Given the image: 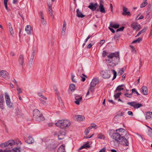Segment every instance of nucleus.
Instances as JSON below:
<instances>
[{
    "label": "nucleus",
    "mask_w": 152,
    "mask_h": 152,
    "mask_svg": "<svg viewBox=\"0 0 152 152\" xmlns=\"http://www.w3.org/2000/svg\"><path fill=\"white\" fill-rule=\"evenodd\" d=\"M109 135L111 136L115 140L117 143L119 142L121 138L123 135L122 132L118 133V129L115 130V132L114 129H110L109 130Z\"/></svg>",
    "instance_id": "f257e3e1"
},
{
    "label": "nucleus",
    "mask_w": 152,
    "mask_h": 152,
    "mask_svg": "<svg viewBox=\"0 0 152 152\" xmlns=\"http://www.w3.org/2000/svg\"><path fill=\"white\" fill-rule=\"evenodd\" d=\"M56 126L62 129L69 127L71 125L70 121L68 120H62L58 121L55 124Z\"/></svg>",
    "instance_id": "f03ea898"
},
{
    "label": "nucleus",
    "mask_w": 152,
    "mask_h": 152,
    "mask_svg": "<svg viewBox=\"0 0 152 152\" xmlns=\"http://www.w3.org/2000/svg\"><path fill=\"white\" fill-rule=\"evenodd\" d=\"M108 58L109 59L108 61H110L109 63H111V61L114 62H118L120 60L119 54V52H116L114 53H110L107 56Z\"/></svg>",
    "instance_id": "7ed1b4c3"
},
{
    "label": "nucleus",
    "mask_w": 152,
    "mask_h": 152,
    "mask_svg": "<svg viewBox=\"0 0 152 152\" xmlns=\"http://www.w3.org/2000/svg\"><path fill=\"white\" fill-rule=\"evenodd\" d=\"M127 104L133 107L135 109H138L143 106V105L142 104L137 103L134 101L128 102Z\"/></svg>",
    "instance_id": "20e7f679"
},
{
    "label": "nucleus",
    "mask_w": 152,
    "mask_h": 152,
    "mask_svg": "<svg viewBox=\"0 0 152 152\" xmlns=\"http://www.w3.org/2000/svg\"><path fill=\"white\" fill-rule=\"evenodd\" d=\"M118 144H121L125 146H128L129 143L127 140L123 135L119 141V142H118Z\"/></svg>",
    "instance_id": "39448f33"
},
{
    "label": "nucleus",
    "mask_w": 152,
    "mask_h": 152,
    "mask_svg": "<svg viewBox=\"0 0 152 152\" xmlns=\"http://www.w3.org/2000/svg\"><path fill=\"white\" fill-rule=\"evenodd\" d=\"M131 27L134 30L137 29V31L140 30L141 27L140 24H138V23L137 22H134L131 25Z\"/></svg>",
    "instance_id": "423d86ee"
},
{
    "label": "nucleus",
    "mask_w": 152,
    "mask_h": 152,
    "mask_svg": "<svg viewBox=\"0 0 152 152\" xmlns=\"http://www.w3.org/2000/svg\"><path fill=\"white\" fill-rule=\"evenodd\" d=\"M0 77L6 79H9L8 73L5 70H1L0 72Z\"/></svg>",
    "instance_id": "0eeeda50"
},
{
    "label": "nucleus",
    "mask_w": 152,
    "mask_h": 152,
    "mask_svg": "<svg viewBox=\"0 0 152 152\" xmlns=\"http://www.w3.org/2000/svg\"><path fill=\"white\" fill-rule=\"evenodd\" d=\"M109 71L106 70L104 71H102V75L104 79H108L110 77Z\"/></svg>",
    "instance_id": "6e6552de"
},
{
    "label": "nucleus",
    "mask_w": 152,
    "mask_h": 152,
    "mask_svg": "<svg viewBox=\"0 0 152 152\" xmlns=\"http://www.w3.org/2000/svg\"><path fill=\"white\" fill-rule=\"evenodd\" d=\"M98 6V5L97 3L94 4L93 3H91L88 7L92 11H94L96 10V8Z\"/></svg>",
    "instance_id": "1a4fd4ad"
},
{
    "label": "nucleus",
    "mask_w": 152,
    "mask_h": 152,
    "mask_svg": "<svg viewBox=\"0 0 152 152\" xmlns=\"http://www.w3.org/2000/svg\"><path fill=\"white\" fill-rule=\"evenodd\" d=\"M75 99L76 101H75V102L77 105L79 104L80 102L82 101V97L80 95H76L75 96Z\"/></svg>",
    "instance_id": "9d476101"
},
{
    "label": "nucleus",
    "mask_w": 152,
    "mask_h": 152,
    "mask_svg": "<svg viewBox=\"0 0 152 152\" xmlns=\"http://www.w3.org/2000/svg\"><path fill=\"white\" fill-rule=\"evenodd\" d=\"M96 11H99L103 13H105V11L104 5L101 2H100V3L99 9H97L96 10Z\"/></svg>",
    "instance_id": "9b49d317"
},
{
    "label": "nucleus",
    "mask_w": 152,
    "mask_h": 152,
    "mask_svg": "<svg viewBox=\"0 0 152 152\" xmlns=\"http://www.w3.org/2000/svg\"><path fill=\"white\" fill-rule=\"evenodd\" d=\"M141 91L142 94L144 95H147L148 94V89L147 87L145 86H143L141 88Z\"/></svg>",
    "instance_id": "f8f14e48"
},
{
    "label": "nucleus",
    "mask_w": 152,
    "mask_h": 152,
    "mask_svg": "<svg viewBox=\"0 0 152 152\" xmlns=\"http://www.w3.org/2000/svg\"><path fill=\"white\" fill-rule=\"evenodd\" d=\"M18 62L20 65L23 66L24 63V56L23 54H21L19 56Z\"/></svg>",
    "instance_id": "ddd939ff"
},
{
    "label": "nucleus",
    "mask_w": 152,
    "mask_h": 152,
    "mask_svg": "<svg viewBox=\"0 0 152 152\" xmlns=\"http://www.w3.org/2000/svg\"><path fill=\"white\" fill-rule=\"evenodd\" d=\"M35 118V120L36 121L40 122L41 121H43L44 120V118L42 114H41V115H38L37 117H34Z\"/></svg>",
    "instance_id": "4468645a"
},
{
    "label": "nucleus",
    "mask_w": 152,
    "mask_h": 152,
    "mask_svg": "<svg viewBox=\"0 0 152 152\" xmlns=\"http://www.w3.org/2000/svg\"><path fill=\"white\" fill-rule=\"evenodd\" d=\"M76 13V15L78 18H83L85 16L82 14L81 11H80L78 9H77Z\"/></svg>",
    "instance_id": "2eb2a0df"
},
{
    "label": "nucleus",
    "mask_w": 152,
    "mask_h": 152,
    "mask_svg": "<svg viewBox=\"0 0 152 152\" xmlns=\"http://www.w3.org/2000/svg\"><path fill=\"white\" fill-rule=\"evenodd\" d=\"M128 10V9L125 7H123V12L122 13V14L123 15H128L129 16L131 15L130 13L129 12H127V10Z\"/></svg>",
    "instance_id": "dca6fc26"
},
{
    "label": "nucleus",
    "mask_w": 152,
    "mask_h": 152,
    "mask_svg": "<svg viewBox=\"0 0 152 152\" xmlns=\"http://www.w3.org/2000/svg\"><path fill=\"white\" fill-rule=\"evenodd\" d=\"M41 113L39 110L36 109L33 112V116L34 117H37L38 115H41Z\"/></svg>",
    "instance_id": "f3484780"
},
{
    "label": "nucleus",
    "mask_w": 152,
    "mask_h": 152,
    "mask_svg": "<svg viewBox=\"0 0 152 152\" xmlns=\"http://www.w3.org/2000/svg\"><path fill=\"white\" fill-rule=\"evenodd\" d=\"M77 75L81 77V80L83 82H84L85 80L86 79L85 77H87L86 75L83 74L81 75L78 72L77 73Z\"/></svg>",
    "instance_id": "a211bd4d"
},
{
    "label": "nucleus",
    "mask_w": 152,
    "mask_h": 152,
    "mask_svg": "<svg viewBox=\"0 0 152 152\" xmlns=\"http://www.w3.org/2000/svg\"><path fill=\"white\" fill-rule=\"evenodd\" d=\"M57 152H66L65 146L62 145H61L58 148Z\"/></svg>",
    "instance_id": "6ab92c4d"
},
{
    "label": "nucleus",
    "mask_w": 152,
    "mask_h": 152,
    "mask_svg": "<svg viewBox=\"0 0 152 152\" xmlns=\"http://www.w3.org/2000/svg\"><path fill=\"white\" fill-rule=\"evenodd\" d=\"M66 22L65 21H64L61 32V34L62 35H64L65 34L66 28Z\"/></svg>",
    "instance_id": "aec40b11"
},
{
    "label": "nucleus",
    "mask_w": 152,
    "mask_h": 152,
    "mask_svg": "<svg viewBox=\"0 0 152 152\" xmlns=\"http://www.w3.org/2000/svg\"><path fill=\"white\" fill-rule=\"evenodd\" d=\"M31 27L30 26L27 25L25 28V31L28 34H31Z\"/></svg>",
    "instance_id": "412c9836"
},
{
    "label": "nucleus",
    "mask_w": 152,
    "mask_h": 152,
    "mask_svg": "<svg viewBox=\"0 0 152 152\" xmlns=\"http://www.w3.org/2000/svg\"><path fill=\"white\" fill-rule=\"evenodd\" d=\"M75 118L77 121H82L85 119L84 116L81 115H75Z\"/></svg>",
    "instance_id": "4be33fe9"
},
{
    "label": "nucleus",
    "mask_w": 152,
    "mask_h": 152,
    "mask_svg": "<svg viewBox=\"0 0 152 152\" xmlns=\"http://www.w3.org/2000/svg\"><path fill=\"white\" fill-rule=\"evenodd\" d=\"M34 140L33 138L30 136L28 137V139L26 141V142L28 144H31L33 143Z\"/></svg>",
    "instance_id": "5701e85b"
},
{
    "label": "nucleus",
    "mask_w": 152,
    "mask_h": 152,
    "mask_svg": "<svg viewBox=\"0 0 152 152\" xmlns=\"http://www.w3.org/2000/svg\"><path fill=\"white\" fill-rule=\"evenodd\" d=\"M7 146L9 147H12L15 144V142L13 140H9L7 142Z\"/></svg>",
    "instance_id": "b1692460"
},
{
    "label": "nucleus",
    "mask_w": 152,
    "mask_h": 152,
    "mask_svg": "<svg viewBox=\"0 0 152 152\" xmlns=\"http://www.w3.org/2000/svg\"><path fill=\"white\" fill-rule=\"evenodd\" d=\"M119 25L117 24H114L110 22V26L112 28H117L119 27Z\"/></svg>",
    "instance_id": "393cba45"
},
{
    "label": "nucleus",
    "mask_w": 152,
    "mask_h": 152,
    "mask_svg": "<svg viewBox=\"0 0 152 152\" xmlns=\"http://www.w3.org/2000/svg\"><path fill=\"white\" fill-rule=\"evenodd\" d=\"M6 102L7 105L9 108H11L13 107V103L10 102V101L7 100H6Z\"/></svg>",
    "instance_id": "a878e982"
},
{
    "label": "nucleus",
    "mask_w": 152,
    "mask_h": 152,
    "mask_svg": "<svg viewBox=\"0 0 152 152\" xmlns=\"http://www.w3.org/2000/svg\"><path fill=\"white\" fill-rule=\"evenodd\" d=\"M8 25L9 28L10 33L11 35H12L14 34V32L13 31V29L12 28V25L10 23H8Z\"/></svg>",
    "instance_id": "bb28decb"
},
{
    "label": "nucleus",
    "mask_w": 152,
    "mask_h": 152,
    "mask_svg": "<svg viewBox=\"0 0 152 152\" xmlns=\"http://www.w3.org/2000/svg\"><path fill=\"white\" fill-rule=\"evenodd\" d=\"M75 85L73 84H71L69 86V89L72 91H73L75 90Z\"/></svg>",
    "instance_id": "cd10ccee"
},
{
    "label": "nucleus",
    "mask_w": 152,
    "mask_h": 152,
    "mask_svg": "<svg viewBox=\"0 0 152 152\" xmlns=\"http://www.w3.org/2000/svg\"><path fill=\"white\" fill-rule=\"evenodd\" d=\"M90 146L89 145L88 142L87 143L82 146L80 148H79V149L80 150L84 148H88Z\"/></svg>",
    "instance_id": "c85d7f7f"
},
{
    "label": "nucleus",
    "mask_w": 152,
    "mask_h": 152,
    "mask_svg": "<svg viewBox=\"0 0 152 152\" xmlns=\"http://www.w3.org/2000/svg\"><path fill=\"white\" fill-rule=\"evenodd\" d=\"M147 0H143V2L140 4V7H144L147 5Z\"/></svg>",
    "instance_id": "c756f323"
},
{
    "label": "nucleus",
    "mask_w": 152,
    "mask_h": 152,
    "mask_svg": "<svg viewBox=\"0 0 152 152\" xmlns=\"http://www.w3.org/2000/svg\"><path fill=\"white\" fill-rule=\"evenodd\" d=\"M16 114L18 117H20L21 116V110L18 109H16Z\"/></svg>",
    "instance_id": "7c9ffc66"
},
{
    "label": "nucleus",
    "mask_w": 152,
    "mask_h": 152,
    "mask_svg": "<svg viewBox=\"0 0 152 152\" xmlns=\"http://www.w3.org/2000/svg\"><path fill=\"white\" fill-rule=\"evenodd\" d=\"M142 40V38L141 37H139L137 39L133 41L132 43V44L135 43L136 42L139 43Z\"/></svg>",
    "instance_id": "2f4dec72"
},
{
    "label": "nucleus",
    "mask_w": 152,
    "mask_h": 152,
    "mask_svg": "<svg viewBox=\"0 0 152 152\" xmlns=\"http://www.w3.org/2000/svg\"><path fill=\"white\" fill-rule=\"evenodd\" d=\"M150 130H148V135L151 138H152V128L149 127Z\"/></svg>",
    "instance_id": "473e14b6"
},
{
    "label": "nucleus",
    "mask_w": 152,
    "mask_h": 152,
    "mask_svg": "<svg viewBox=\"0 0 152 152\" xmlns=\"http://www.w3.org/2000/svg\"><path fill=\"white\" fill-rule=\"evenodd\" d=\"M132 94H136L137 96H139L140 94L137 91L135 88H133L132 89Z\"/></svg>",
    "instance_id": "72a5a7b5"
},
{
    "label": "nucleus",
    "mask_w": 152,
    "mask_h": 152,
    "mask_svg": "<svg viewBox=\"0 0 152 152\" xmlns=\"http://www.w3.org/2000/svg\"><path fill=\"white\" fill-rule=\"evenodd\" d=\"M10 152H20V149L16 147L12 149Z\"/></svg>",
    "instance_id": "f704fd0d"
},
{
    "label": "nucleus",
    "mask_w": 152,
    "mask_h": 152,
    "mask_svg": "<svg viewBox=\"0 0 152 152\" xmlns=\"http://www.w3.org/2000/svg\"><path fill=\"white\" fill-rule=\"evenodd\" d=\"M17 87L16 88V89L17 91H18V94H19L20 93H22V90L19 87L18 85H17Z\"/></svg>",
    "instance_id": "c9c22d12"
},
{
    "label": "nucleus",
    "mask_w": 152,
    "mask_h": 152,
    "mask_svg": "<svg viewBox=\"0 0 152 152\" xmlns=\"http://www.w3.org/2000/svg\"><path fill=\"white\" fill-rule=\"evenodd\" d=\"M0 146L1 148H3L7 147V142H5L4 143H2L0 145Z\"/></svg>",
    "instance_id": "e433bc0d"
},
{
    "label": "nucleus",
    "mask_w": 152,
    "mask_h": 152,
    "mask_svg": "<svg viewBox=\"0 0 152 152\" xmlns=\"http://www.w3.org/2000/svg\"><path fill=\"white\" fill-rule=\"evenodd\" d=\"M124 72V70L123 68L120 69H119L118 72V75H120Z\"/></svg>",
    "instance_id": "4c0bfd02"
},
{
    "label": "nucleus",
    "mask_w": 152,
    "mask_h": 152,
    "mask_svg": "<svg viewBox=\"0 0 152 152\" xmlns=\"http://www.w3.org/2000/svg\"><path fill=\"white\" fill-rule=\"evenodd\" d=\"M97 138L101 139H104L105 138V137L104 135L102 134H98Z\"/></svg>",
    "instance_id": "58836bf2"
},
{
    "label": "nucleus",
    "mask_w": 152,
    "mask_h": 152,
    "mask_svg": "<svg viewBox=\"0 0 152 152\" xmlns=\"http://www.w3.org/2000/svg\"><path fill=\"white\" fill-rule=\"evenodd\" d=\"M121 94V92L115 94L114 95V97L115 99H117L119 97L120 95Z\"/></svg>",
    "instance_id": "ea45409f"
},
{
    "label": "nucleus",
    "mask_w": 152,
    "mask_h": 152,
    "mask_svg": "<svg viewBox=\"0 0 152 152\" xmlns=\"http://www.w3.org/2000/svg\"><path fill=\"white\" fill-rule=\"evenodd\" d=\"M112 71L114 74V76L112 79V80H113L114 79H115L117 75V73L114 70H112Z\"/></svg>",
    "instance_id": "a19ab883"
},
{
    "label": "nucleus",
    "mask_w": 152,
    "mask_h": 152,
    "mask_svg": "<svg viewBox=\"0 0 152 152\" xmlns=\"http://www.w3.org/2000/svg\"><path fill=\"white\" fill-rule=\"evenodd\" d=\"M124 89V88H122L120 87V86H118L117 87V88L116 89L115 91V92H117V91H120Z\"/></svg>",
    "instance_id": "79ce46f5"
},
{
    "label": "nucleus",
    "mask_w": 152,
    "mask_h": 152,
    "mask_svg": "<svg viewBox=\"0 0 152 152\" xmlns=\"http://www.w3.org/2000/svg\"><path fill=\"white\" fill-rule=\"evenodd\" d=\"M151 7L150 6L147 8V11H146L147 16L148 15H149V13L151 12Z\"/></svg>",
    "instance_id": "37998d69"
},
{
    "label": "nucleus",
    "mask_w": 152,
    "mask_h": 152,
    "mask_svg": "<svg viewBox=\"0 0 152 152\" xmlns=\"http://www.w3.org/2000/svg\"><path fill=\"white\" fill-rule=\"evenodd\" d=\"M97 84L95 82L92 81L90 83V86L91 87H94L96 86Z\"/></svg>",
    "instance_id": "c03bdc74"
},
{
    "label": "nucleus",
    "mask_w": 152,
    "mask_h": 152,
    "mask_svg": "<svg viewBox=\"0 0 152 152\" xmlns=\"http://www.w3.org/2000/svg\"><path fill=\"white\" fill-rule=\"evenodd\" d=\"M52 11L53 10L51 7L50 6H49V11L50 15L51 16H53V15Z\"/></svg>",
    "instance_id": "a18cd8bd"
},
{
    "label": "nucleus",
    "mask_w": 152,
    "mask_h": 152,
    "mask_svg": "<svg viewBox=\"0 0 152 152\" xmlns=\"http://www.w3.org/2000/svg\"><path fill=\"white\" fill-rule=\"evenodd\" d=\"M132 93L129 94L128 93H125L124 94V95L126 97L129 98H131L132 96Z\"/></svg>",
    "instance_id": "49530a36"
},
{
    "label": "nucleus",
    "mask_w": 152,
    "mask_h": 152,
    "mask_svg": "<svg viewBox=\"0 0 152 152\" xmlns=\"http://www.w3.org/2000/svg\"><path fill=\"white\" fill-rule=\"evenodd\" d=\"M8 1V0H4V6L5 8L7 10H8L7 5V3Z\"/></svg>",
    "instance_id": "de8ad7c7"
},
{
    "label": "nucleus",
    "mask_w": 152,
    "mask_h": 152,
    "mask_svg": "<svg viewBox=\"0 0 152 152\" xmlns=\"http://www.w3.org/2000/svg\"><path fill=\"white\" fill-rule=\"evenodd\" d=\"M38 95L40 97H41L42 98H43V99H44L47 100V97H45V96H43L40 93H38Z\"/></svg>",
    "instance_id": "09e8293b"
},
{
    "label": "nucleus",
    "mask_w": 152,
    "mask_h": 152,
    "mask_svg": "<svg viewBox=\"0 0 152 152\" xmlns=\"http://www.w3.org/2000/svg\"><path fill=\"white\" fill-rule=\"evenodd\" d=\"M147 29V27H144L141 31H139L141 34H142L143 33H144L146 31Z\"/></svg>",
    "instance_id": "8fccbe9b"
},
{
    "label": "nucleus",
    "mask_w": 152,
    "mask_h": 152,
    "mask_svg": "<svg viewBox=\"0 0 152 152\" xmlns=\"http://www.w3.org/2000/svg\"><path fill=\"white\" fill-rule=\"evenodd\" d=\"M5 98L6 100H8L10 101V100L9 96L7 94H5Z\"/></svg>",
    "instance_id": "3c124183"
},
{
    "label": "nucleus",
    "mask_w": 152,
    "mask_h": 152,
    "mask_svg": "<svg viewBox=\"0 0 152 152\" xmlns=\"http://www.w3.org/2000/svg\"><path fill=\"white\" fill-rule=\"evenodd\" d=\"M108 53L105 50H104L102 52V56L103 57H105L107 56Z\"/></svg>",
    "instance_id": "603ef678"
},
{
    "label": "nucleus",
    "mask_w": 152,
    "mask_h": 152,
    "mask_svg": "<svg viewBox=\"0 0 152 152\" xmlns=\"http://www.w3.org/2000/svg\"><path fill=\"white\" fill-rule=\"evenodd\" d=\"M91 126L92 128H94L95 129H96L97 128V125L96 124L94 123L91 124Z\"/></svg>",
    "instance_id": "864d4df0"
},
{
    "label": "nucleus",
    "mask_w": 152,
    "mask_h": 152,
    "mask_svg": "<svg viewBox=\"0 0 152 152\" xmlns=\"http://www.w3.org/2000/svg\"><path fill=\"white\" fill-rule=\"evenodd\" d=\"M146 119H150L151 117V116H150V115H151L148 114V112H147L146 113Z\"/></svg>",
    "instance_id": "5fc2aeb1"
},
{
    "label": "nucleus",
    "mask_w": 152,
    "mask_h": 152,
    "mask_svg": "<svg viewBox=\"0 0 152 152\" xmlns=\"http://www.w3.org/2000/svg\"><path fill=\"white\" fill-rule=\"evenodd\" d=\"M4 102V98L2 95L0 96V103H3Z\"/></svg>",
    "instance_id": "6e6d98bb"
},
{
    "label": "nucleus",
    "mask_w": 152,
    "mask_h": 152,
    "mask_svg": "<svg viewBox=\"0 0 152 152\" xmlns=\"http://www.w3.org/2000/svg\"><path fill=\"white\" fill-rule=\"evenodd\" d=\"M124 27L122 26L121 28H120L116 30V31L118 32V31H122L124 30Z\"/></svg>",
    "instance_id": "4d7b16f0"
},
{
    "label": "nucleus",
    "mask_w": 152,
    "mask_h": 152,
    "mask_svg": "<svg viewBox=\"0 0 152 152\" xmlns=\"http://www.w3.org/2000/svg\"><path fill=\"white\" fill-rule=\"evenodd\" d=\"M92 81L95 82L97 84L99 83V80L96 78H94L92 80Z\"/></svg>",
    "instance_id": "13d9d810"
},
{
    "label": "nucleus",
    "mask_w": 152,
    "mask_h": 152,
    "mask_svg": "<svg viewBox=\"0 0 152 152\" xmlns=\"http://www.w3.org/2000/svg\"><path fill=\"white\" fill-rule=\"evenodd\" d=\"M74 77H75V75H73V74H72L71 79H72V81L73 82L76 83V81L74 79Z\"/></svg>",
    "instance_id": "bf43d9fd"
},
{
    "label": "nucleus",
    "mask_w": 152,
    "mask_h": 152,
    "mask_svg": "<svg viewBox=\"0 0 152 152\" xmlns=\"http://www.w3.org/2000/svg\"><path fill=\"white\" fill-rule=\"evenodd\" d=\"M39 100L44 105H46L47 104V103L45 101L42 100L41 99H39Z\"/></svg>",
    "instance_id": "052dcab7"
},
{
    "label": "nucleus",
    "mask_w": 152,
    "mask_h": 152,
    "mask_svg": "<svg viewBox=\"0 0 152 152\" xmlns=\"http://www.w3.org/2000/svg\"><path fill=\"white\" fill-rule=\"evenodd\" d=\"M35 52L34 51H33L32 52V53L31 55V59H33L34 57V55H35Z\"/></svg>",
    "instance_id": "680f3d73"
},
{
    "label": "nucleus",
    "mask_w": 152,
    "mask_h": 152,
    "mask_svg": "<svg viewBox=\"0 0 152 152\" xmlns=\"http://www.w3.org/2000/svg\"><path fill=\"white\" fill-rule=\"evenodd\" d=\"M41 22L43 25H45L46 24V22L44 20V18H43V19H41Z\"/></svg>",
    "instance_id": "e2e57ef3"
},
{
    "label": "nucleus",
    "mask_w": 152,
    "mask_h": 152,
    "mask_svg": "<svg viewBox=\"0 0 152 152\" xmlns=\"http://www.w3.org/2000/svg\"><path fill=\"white\" fill-rule=\"evenodd\" d=\"M90 131L88 130L87 129H86L85 131V134L86 135H87L89 132Z\"/></svg>",
    "instance_id": "0e129e2a"
},
{
    "label": "nucleus",
    "mask_w": 152,
    "mask_h": 152,
    "mask_svg": "<svg viewBox=\"0 0 152 152\" xmlns=\"http://www.w3.org/2000/svg\"><path fill=\"white\" fill-rule=\"evenodd\" d=\"M109 29L111 31V32L113 33H115V31L114 30V29L112 28H110V27H109Z\"/></svg>",
    "instance_id": "69168bd1"
},
{
    "label": "nucleus",
    "mask_w": 152,
    "mask_h": 152,
    "mask_svg": "<svg viewBox=\"0 0 152 152\" xmlns=\"http://www.w3.org/2000/svg\"><path fill=\"white\" fill-rule=\"evenodd\" d=\"M105 40H101L100 42V44H101V45H102L103 44H104L105 42Z\"/></svg>",
    "instance_id": "338daca9"
},
{
    "label": "nucleus",
    "mask_w": 152,
    "mask_h": 152,
    "mask_svg": "<svg viewBox=\"0 0 152 152\" xmlns=\"http://www.w3.org/2000/svg\"><path fill=\"white\" fill-rule=\"evenodd\" d=\"M105 148H104L102 149H101L99 151V152H105Z\"/></svg>",
    "instance_id": "774afa93"
}]
</instances>
